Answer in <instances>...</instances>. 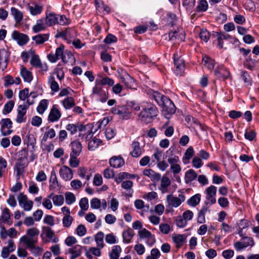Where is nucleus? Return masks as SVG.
I'll return each mask as SVG.
<instances>
[{"mask_svg": "<svg viewBox=\"0 0 259 259\" xmlns=\"http://www.w3.org/2000/svg\"><path fill=\"white\" fill-rule=\"evenodd\" d=\"M171 184L170 180L166 176L164 175L160 179V185L158 187V189L161 191L162 194H164L168 192V188Z\"/></svg>", "mask_w": 259, "mask_h": 259, "instance_id": "nucleus-19", "label": "nucleus"}, {"mask_svg": "<svg viewBox=\"0 0 259 259\" xmlns=\"http://www.w3.org/2000/svg\"><path fill=\"white\" fill-rule=\"evenodd\" d=\"M199 35L200 39L205 42H207L209 40L210 36L209 32L206 29H201Z\"/></svg>", "mask_w": 259, "mask_h": 259, "instance_id": "nucleus-49", "label": "nucleus"}, {"mask_svg": "<svg viewBox=\"0 0 259 259\" xmlns=\"http://www.w3.org/2000/svg\"><path fill=\"white\" fill-rule=\"evenodd\" d=\"M142 108V110L139 115V117L146 123L151 122L158 115V110L152 103H144Z\"/></svg>", "mask_w": 259, "mask_h": 259, "instance_id": "nucleus-1", "label": "nucleus"}, {"mask_svg": "<svg viewBox=\"0 0 259 259\" xmlns=\"http://www.w3.org/2000/svg\"><path fill=\"white\" fill-rule=\"evenodd\" d=\"M28 108V105H19L18 106V113L16 119L17 123H20L26 121V117L25 115Z\"/></svg>", "mask_w": 259, "mask_h": 259, "instance_id": "nucleus-15", "label": "nucleus"}, {"mask_svg": "<svg viewBox=\"0 0 259 259\" xmlns=\"http://www.w3.org/2000/svg\"><path fill=\"white\" fill-rule=\"evenodd\" d=\"M202 62L204 66L209 70H212L215 65V61L213 59L205 56L202 58Z\"/></svg>", "mask_w": 259, "mask_h": 259, "instance_id": "nucleus-38", "label": "nucleus"}, {"mask_svg": "<svg viewBox=\"0 0 259 259\" xmlns=\"http://www.w3.org/2000/svg\"><path fill=\"white\" fill-rule=\"evenodd\" d=\"M132 150L130 152V154L132 157L138 158L141 156L142 154V150L140 147V143L137 141H134L132 143Z\"/></svg>", "mask_w": 259, "mask_h": 259, "instance_id": "nucleus-22", "label": "nucleus"}, {"mask_svg": "<svg viewBox=\"0 0 259 259\" xmlns=\"http://www.w3.org/2000/svg\"><path fill=\"white\" fill-rule=\"evenodd\" d=\"M117 38L114 35L109 33L104 40V42L106 44H111L112 43L116 42Z\"/></svg>", "mask_w": 259, "mask_h": 259, "instance_id": "nucleus-59", "label": "nucleus"}, {"mask_svg": "<svg viewBox=\"0 0 259 259\" xmlns=\"http://www.w3.org/2000/svg\"><path fill=\"white\" fill-rule=\"evenodd\" d=\"M121 250V248L119 245L114 246L110 254V258H119Z\"/></svg>", "mask_w": 259, "mask_h": 259, "instance_id": "nucleus-56", "label": "nucleus"}, {"mask_svg": "<svg viewBox=\"0 0 259 259\" xmlns=\"http://www.w3.org/2000/svg\"><path fill=\"white\" fill-rule=\"evenodd\" d=\"M120 78L127 88L136 89L137 84L135 79L126 72H122L120 74Z\"/></svg>", "mask_w": 259, "mask_h": 259, "instance_id": "nucleus-10", "label": "nucleus"}, {"mask_svg": "<svg viewBox=\"0 0 259 259\" xmlns=\"http://www.w3.org/2000/svg\"><path fill=\"white\" fill-rule=\"evenodd\" d=\"M38 96L37 92H32L30 93H29V89L25 88L24 89L20 91L19 94V98L21 100L25 101L28 98H31L35 99Z\"/></svg>", "mask_w": 259, "mask_h": 259, "instance_id": "nucleus-23", "label": "nucleus"}, {"mask_svg": "<svg viewBox=\"0 0 259 259\" xmlns=\"http://www.w3.org/2000/svg\"><path fill=\"white\" fill-rule=\"evenodd\" d=\"M95 82L97 83H99L101 86L108 85L109 87H112L114 83V80L108 77H104L100 80L96 79Z\"/></svg>", "mask_w": 259, "mask_h": 259, "instance_id": "nucleus-43", "label": "nucleus"}, {"mask_svg": "<svg viewBox=\"0 0 259 259\" xmlns=\"http://www.w3.org/2000/svg\"><path fill=\"white\" fill-rule=\"evenodd\" d=\"M201 195L199 193L196 194L187 200V204L191 206L195 207L200 202Z\"/></svg>", "mask_w": 259, "mask_h": 259, "instance_id": "nucleus-37", "label": "nucleus"}, {"mask_svg": "<svg viewBox=\"0 0 259 259\" xmlns=\"http://www.w3.org/2000/svg\"><path fill=\"white\" fill-rule=\"evenodd\" d=\"M166 200L168 206L177 208L185 201V196L181 194H179L178 197L169 194L166 196Z\"/></svg>", "mask_w": 259, "mask_h": 259, "instance_id": "nucleus-5", "label": "nucleus"}, {"mask_svg": "<svg viewBox=\"0 0 259 259\" xmlns=\"http://www.w3.org/2000/svg\"><path fill=\"white\" fill-rule=\"evenodd\" d=\"M12 37L14 40L17 41L18 44L21 46L26 44L29 40V37L27 35L16 30L13 32Z\"/></svg>", "mask_w": 259, "mask_h": 259, "instance_id": "nucleus-14", "label": "nucleus"}, {"mask_svg": "<svg viewBox=\"0 0 259 259\" xmlns=\"http://www.w3.org/2000/svg\"><path fill=\"white\" fill-rule=\"evenodd\" d=\"M111 111L114 114L118 115L120 118L128 119L130 117V112L125 106H116L112 108Z\"/></svg>", "mask_w": 259, "mask_h": 259, "instance_id": "nucleus-11", "label": "nucleus"}, {"mask_svg": "<svg viewBox=\"0 0 259 259\" xmlns=\"http://www.w3.org/2000/svg\"><path fill=\"white\" fill-rule=\"evenodd\" d=\"M39 231L35 228H32L29 229L26 232V236H23L21 237L20 241L26 244L28 248L33 249H37L35 248V244L37 241V236L39 234Z\"/></svg>", "mask_w": 259, "mask_h": 259, "instance_id": "nucleus-3", "label": "nucleus"}, {"mask_svg": "<svg viewBox=\"0 0 259 259\" xmlns=\"http://www.w3.org/2000/svg\"><path fill=\"white\" fill-rule=\"evenodd\" d=\"M143 175L149 177L152 181H158L161 179V175L151 169H146L143 171Z\"/></svg>", "mask_w": 259, "mask_h": 259, "instance_id": "nucleus-25", "label": "nucleus"}, {"mask_svg": "<svg viewBox=\"0 0 259 259\" xmlns=\"http://www.w3.org/2000/svg\"><path fill=\"white\" fill-rule=\"evenodd\" d=\"M208 7V5L206 0H201L196 7V11L198 12H205L207 11Z\"/></svg>", "mask_w": 259, "mask_h": 259, "instance_id": "nucleus-47", "label": "nucleus"}, {"mask_svg": "<svg viewBox=\"0 0 259 259\" xmlns=\"http://www.w3.org/2000/svg\"><path fill=\"white\" fill-rule=\"evenodd\" d=\"M2 124L1 131L4 130V128L10 129L12 127L13 123L10 118H4L2 120Z\"/></svg>", "mask_w": 259, "mask_h": 259, "instance_id": "nucleus-60", "label": "nucleus"}, {"mask_svg": "<svg viewBox=\"0 0 259 259\" xmlns=\"http://www.w3.org/2000/svg\"><path fill=\"white\" fill-rule=\"evenodd\" d=\"M162 151L157 148L155 150L153 154L152 155V162L155 163L158 162L160 160L161 157L162 156Z\"/></svg>", "mask_w": 259, "mask_h": 259, "instance_id": "nucleus-55", "label": "nucleus"}, {"mask_svg": "<svg viewBox=\"0 0 259 259\" xmlns=\"http://www.w3.org/2000/svg\"><path fill=\"white\" fill-rule=\"evenodd\" d=\"M159 230L162 233L167 234L170 232L171 228L168 224L162 223L159 225Z\"/></svg>", "mask_w": 259, "mask_h": 259, "instance_id": "nucleus-61", "label": "nucleus"}, {"mask_svg": "<svg viewBox=\"0 0 259 259\" xmlns=\"http://www.w3.org/2000/svg\"><path fill=\"white\" fill-rule=\"evenodd\" d=\"M110 166L115 168H118L124 164V160L121 156H113L109 159Z\"/></svg>", "mask_w": 259, "mask_h": 259, "instance_id": "nucleus-20", "label": "nucleus"}, {"mask_svg": "<svg viewBox=\"0 0 259 259\" xmlns=\"http://www.w3.org/2000/svg\"><path fill=\"white\" fill-rule=\"evenodd\" d=\"M82 251V247L79 245H76L68 249V252L71 254L70 259H75L79 256Z\"/></svg>", "mask_w": 259, "mask_h": 259, "instance_id": "nucleus-27", "label": "nucleus"}, {"mask_svg": "<svg viewBox=\"0 0 259 259\" xmlns=\"http://www.w3.org/2000/svg\"><path fill=\"white\" fill-rule=\"evenodd\" d=\"M20 73L24 81L30 82L32 80L33 77L31 72L27 70L25 68L21 69Z\"/></svg>", "mask_w": 259, "mask_h": 259, "instance_id": "nucleus-40", "label": "nucleus"}, {"mask_svg": "<svg viewBox=\"0 0 259 259\" xmlns=\"http://www.w3.org/2000/svg\"><path fill=\"white\" fill-rule=\"evenodd\" d=\"M151 233L145 228H142V229L138 232V235L142 239L147 238L151 236Z\"/></svg>", "mask_w": 259, "mask_h": 259, "instance_id": "nucleus-64", "label": "nucleus"}, {"mask_svg": "<svg viewBox=\"0 0 259 259\" xmlns=\"http://www.w3.org/2000/svg\"><path fill=\"white\" fill-rule=\"evenodd\" d=\"M41 132L44 133V136L41 140V147L42 150L49 152V126H45L40 129Z\"/></svg>", "mask_w": 259, "mask_h": 259, "instance_id": "nucleus-16", "label": "nucleus"}, {"mask_svg": "<svg viewBox=\"0 0 259 259\" xmlns=\"http://www.w3.org/2000/svg\"><path fill=\"white\" fill-rule=\"evenodd\" d=\"M59 188V186L58 181L57 180L56 173L53 170L51 172V178L50 180V190H58Z\"/></svg>", "mask_w": 259, "mask_h": 259, "instance_id": "nucleus-31", "label": "nucleus"}, {"mask_svg": "<svg viewBox=\"0 0 259 259\" xmlns=\"http://www.w3.org/2000/svg\"><path fill=\"white\" fill-rule=\"evenodd\" d=\"M66 203L71 205L76 201V198L73 193L67 192L65 194Z\"/></svg>", "mask_w": 259, "mask_h": 259, "instance_id": "nucleus-51", "label": "nucleus"}, {"mask_svg": "<svg viewBox=\"0 0 259 259\" xmlns=\"http://www.w3.org/2000/svg\"><path fill=\"white\" fill-rule=\"evenodd\" d=\"M77 36V32L73 28H67L65 30L59 31L56 34L55 38H62L65 40L67 44H71L72 40Z\"/></svg>", "mask_w": 259, "mask_h": 259, "instance_id": "nucleus-4", "label": "nucleus"}, {"mask_svg": "<svg viewBox=\"0 0 259 259\" xmlns=\"http://www.w3.org/2000/svg\"><path fill=\"white\" fill-rule=\"evenodd\" d=\"M104 234L102 232H98L95 236V240L97 245L99 248H102L104 247Z\"/></svg>", "mask_w": 259, "mask_h": 259, "instance_id": "nucleus-42", "label": "nucleus"}, {"mask_svg": "<svg viewBox=\"0 0 259 259\" xmlns=\"http://www.w3.org/2000/svg\"><path fill=\"white\" fill-rule=\"evenodd\" d=\"M215 75L219 78L226 79L230 76L229 70L223 65H219L214 70Z\"/></svg>", "mask_w": 259, "mask_h": 259, "instance_id": "nucleus-17", "label": "nucleus"}, {"mask_svg": "<svg viewBox=\"0 0 259 259\" xmlns=\"http://www.w3.org/2000/svg\"><path fill=\"white\" fill-rule=\"evenodd\" d=\"M135 233L133 229L128 228L122 233L123 242L126 244L130 243Z\"/></svg>", "mask_w": 259, "mask_h": 259, "instance_id": "nucleus-26", "label": "nucleus"}, {"mask_svg": "<svg viewBox=\"0 0 259 259\" xmlns=\"http://www.w3.org/2000/svg\"><path fill=\"white\" fill-rule=\"evenodd\" d=\"M165 101L163 102V104L160 106L162 107V112L165 115H171L176 112V106L172 101L168 98H165Z\"/></svg>", "mask_w": 259, "mask_h": 259, "instance_id": "nucleus-12", "label": "nucleus"}, {"mask_svg": "<svg viewBox=\"0 0 259 259\" xmlns=\"http://www.w3.org/2000/svg\"><path fill=\"white\" fill-rule=\"evenodd\" d=\"M58 105H54L50 112V121L52 122L57 121L61 117V114L58 109Z\"/></svg>", "mask_w": 259, "mask_h": 259, "instance_id": "nucleus-24", "label": "nucleus"}, {"mask_svg": "<svg viewBox=\"0 0 259 259\" xmlns=\"http://www.w3.org/2000/svg\"><path fill=\"white\" fill-rule=\"evenodd\" d=\"M28 10L32 15H37L42 11V7L38 5L33 4L28 6Z\"/></svg>", "mask_w": 259, "mask_h": 259, "instance_id": "nucleus-44", "label": "nucleus"}, {"mask_svg": "<svg viewBox=\"0 0 259 259\" xmlns=\"http://www.w3.org/2000/svg\"><path fill=\"white\" fill-rule=\"evenodd\" d=\"M11 13L13 16L16 23H20L23 19V14L15 7L11 9Z\"/></svg>", "mask_w": 259, "mask_h": 259, "instance_id": "nucleus-36", "label": "nucleus"}, {"mask_svg": "<svg viewBox=\"0 0 259 259\" xmlns=\"http://www.w3.org/2000/svg\"><path fill=\"white\" fill-rule=\"evenodd\" d=\"M194 150L192 147H189L185 151L184 156L182 160L184 164H187L189 162L190 159L194 156Z\"/></svg>", "mask_w": 259, "mask_h": 259, "instance_id": "nucleus-35", "label": "nucleus"}, {"mask_svg": "<svg viewBox=\"0 0 259 259\" xmlns=\"http://www.w3.org/2000/svg\"><path fill=\"white\" fill-rule=\"evenodd\" d=\"M72 151L70 154L79 155L82 151V145L80 142L74 141L71 143Z\"/></svg>", "mask_w": 259, "mask_h": 259, "instance_id": "nucleus-28", "label": "nucleus"}, {"mask_svg": "<svg viewBox=\"0 0 259 259\" xmlns=\"http://www.w3.org/2000/svg\"><path fill=\"white\" fill-rule=\"evenodd\" d=\"M170 165L178 164L180 162V159L178 156L173 153V150L169 148L165 153V157Z\"/></svg>", "mask_w": 259, "mask_h": 259, "instance_id": "nucleus-21", "label": "nucleus"}, {"mask_svg": "<svg viewBox=\"0 0 259 259\" xmlns=\"http://www.w3.org/2000/svg\"><path fill=\"white\" fill-rule=\"evenodd\" d=\"M152 97L159 106L163 104V102L166 100L165 98H167V97L159 92L154 91H152Z\"/></svg>", "mask_w": 259, "mask_h": 259, "instance_id": "nucleus-32", "label": "nucleus"}, {"mask_svg": "<svg viewBox=\"0 0 259 259\" xmlns=\"http://www.w3.org/2000/svg\"><path fill=\"white\" fill-rule=\"evenodd\" d=\"M173 58L175 66L174 72L176 75L181 76L184 72V61L183 59L179 56L177 52L174 54Z\"/></svg>", "mask_w": 259, "mask_h": 259, "instance_id": "nucleus-6", "label": "nucleus"}, {"mask_svg": "<svg viewBox=\"0 0 259 259\" xmlns=\"http://www.w3.org/2000/svg\"><path fill=\"white\" fill-rule=\"evenodd\" d=\"M10 218V210L8 208H5L3 210L2 215L0 217V224L2 223H6Z\"/></svg>", "mask_w": 259, "mask_h": 259, "instance_id": "nucleus-50", "label": "nucleus"}, {"mask_svg": "<svg viewBox=\"0 0 259 259\" xmlns=\"http://www.w3.org/2000/svg\"><path fill=\"white\" fill-rule=\"evenodd\" d=\"M10 52L5 49H0V67L4 70L9 62Z\"/></svg>", "mask_w": 259, "mask_h": 259, "instance_id": "nucleus-13", "label": "nucleus"}, {"mask_svg": "<svg viewBox=\"0 0 259 259\" xmlns=\"http://www.w3.org/2000/svg\"><path fill=\"white\" fill-rule=\"evenodd\" d=\"M45 28L44 21L41 19L37 21L36 24L33 27V31L35 33H37Z\"/></svg>", "mask_w": 259, "mask_h": 259, "instance_id": "nucleus-54", "label": "nucleus"}, {"mask_svg": "<svg viewBox=\"0 0 259 259\" xmlns=\"http://www.w3.org/2000/svg\"><path fill=\"white\" fill-rule=\"evenodd\" d=\"M79 205L82 210H87L89 208V201L86 197L82 198L79 202Z\"/></svg>", "mask_w": 259, "mask_h": 259, "instance_id": "nucleus-62", "label": "nucleus"}, {"mask_svg": "<svg viewBox=\"0 0 259 259\" xmlns=\"http://www.w3.org/2000/svg\"><path fill=\"white\" fill-rule=\"evenodd\" d=\"M78 155H70L69 165L71 167L75 168L77 167L79 164V160L77 159V157Z\"/></svg>", "mask_w": 259, "mask_h": 259, "instance_id": "nucleus-53", "label": "nucleus"}, {"mask_svg": "<svg viewBox=\"0 0 259 259\" xmlns=\"http://www.w3.org/2000/svg\"><path fill=\"white\" fill-rule=\"evenodd\" d=\"M50 88L51 89V94L52 96L60 90V86L58 83L54 80V77L51 78Z\"/></svg>", "mask_w": 259, "mask_h": 259, "instance_id": "nucleus-46", "label": "nucleus"}, {"mask_svg": "<svg viewBox=\"0 0 259 259\" xmlns=\"http://www.w3.org/2000/svg\"><path fill=\"white\" fill-rule=\"evenodd\" d=\"M59 173L61 177L66 181L71 180L73 176L72 170L67 166H63L60 168Z\"/></svg>", "mask_w": 259, "mask_h": 259, "instance_id": "nucleus-18", "label": "nucleus"}, {"mask_svg": "<svg viewBox=\"0 0 259 259\" xmlns=\"http://www.w3.org/2000/svg\"><path fill=\"white\" fill-rule=\"evenodd\" d=\"M63 107L65 109H71L75 105L74 99L72 97H67L62 101Z\"/></svg>", "mask_w": 259, "mask_h": 259, "instance_id": "nucleus-41", "label": "nucleus"}, {"mask_svg": "<svg viewBox=\"0 0 259 259\" xmlns=\"http://www.w3.org/2000/svg\"><path fill=\"white\" fill-rule=\"evenodd\" d=\"M243 241H237L234 243V247L237 251H241L248 246L252 247L254 245V242L252 237H243Z\"/></svg>", "mask_w": 259, "mask_h": 259, "instance_id": "nucleus-9", "label": "nucleus"}, {"mask_svg": "<svg viewBox=\"0 0 259 259\" xmlns=\"http://www.w3.org/2000/svg\"><path fill=\"white\" fill-rule=\"evenodd\" d=\"M197 177V174L195 172L194 170L190 169L185 173V181L187 184L189 183L194 180Z\"/></svg>", "mask_w": 259, "mask_h": 259, "instance_id": "nucleus-34", "label": "nucleus"}, {"mask_svg": "<svg viewBox=\"0 0 259 259\" xmlns=\"http://www.w3.org/2000/svg\"><path fill=\"white\" fill-rule=\"evenodd\" d=\"M176 223L178 227L184 228L187 225V221L182 215H179L176 219Z\"/></svg>", "mask_w": 259, "mask_h": 259, "instance_id": "nucleus-57", "label": "nucleus"}, {"mask_svg": "<svg viewBox=\"0 0 259 259\" xmlns=\"http://www.w3.org/2000/svg\"><path fill=\"white\" fill-rule=\"evenodd\" d=\"M73 221V218L70 215L67 214L64 217L62 220L63 226L65 227H69Z\"/></svg>", "mask_w": 259, "mask_h": 259, "instance_id": "nucleus-58", "label": "nucleus"}, {"mask_svg": "<svg viewBox=\"0 0 259 259\" xmlns=\"http://www.w3.org/2000/svg\"><path fill=\"white\" fill-rule=\"evenodd\" d=\"M172 239L176 244L177 247L180 248L183 245V243L186 239V237L184 234H173Z\"/></svg>", "mask_w": 259, "mask_h": 259, "instance_id": "nucleus-30", "label": "nucleus"}, {"mask_svg": "<svg viewBox=\"0 0 259 259\" xmlns=\"http://www.w3.org/2000/svg\"><path fill=\"white\" fill-rule=\"evenodd\" d=\"M101 200L97 198H94L91 200V207L93 209H97L101 208Z\"/></svg>", "mask_w": 259, "mask_h": 259, "instance_id": "nucleus-63", "label": "nucleus"}, {"mask_svg": "<svg viewBox=\"0 0 259 259\" xmlns=\"http://www.w3.org/2000/svg\"><path fill=\"white\" fill-rule=\"evenodd\" d=\"M15 102L13 100L9 101L4 106L3 110L4 114H7L10 113L13 110Z\"/></svg>", "mask_w": 259, "mask_h": 259, "instance_id": "nucleus-48", "label": "nucleus"}, {"mask_svg": "<svg viewBox=\"0 0 259 259\" xmlns=\"http://www.w3.org/2000/svg\"><path fill=\"white\" fill-rule=\"evenodd\" d=\"M26 160L24 158H20L15 164V169L17 171V176H19L20 173L23 171L24 168L27 165L25 162Z\"/></svg>", "mask_w": 259, "mask_h": 259, "instance_id": "nucleus-33", "label": "nucleus"}, {"mask_svg": "<svg viewBox=\"0 0 259 259\" xmlns=\"http://www.w3.org/2000/svg\"><path fill=\"white\" fill-rule=\"evenodd\" d=\"M102 143L101 140L99 139H97L96 137H94L92 140H91L88 143V149L90 150H95L97 149L100 144Z\"/></svg>", "mask_w": 259, "mask_h": 259, "instance_id": "nucleus-39", "label": "nucleus"}, {"mask_svg": "<svg viewBox=\"0 0 259 259\" xmlns=\"http://www.w3.org/2000/svg\"><path fill=\"white\" fill-rule=\"evenodd\" d=\"M48 100L46 99L42 100L37 107L36 110L39 114H42L47 108Z\"/></svg>", "mask_w": 259, "mask_h": 259, "instance_id": "nucleus-52", "label": "nucleus"}, {"mask_svg": "<svg viewBox=\"0 0 259 259\" xmlns=\"http://www.w3.org/2000/svg\"><path fill=\"white\" fill-rule=\"evenodd\" d=\"M209 206L204 205L198 213L197 223L203 224L205 222V214L208 210Z\"/></svg>", "mask_w": 259, "mask_h": 259, "instance_id": "nucleus-29", "label": "nucleus"}, {"mask_svg": "<svg viewBox=\"0 0 259 259\" xmlns=\"http://www.w3.org/2000/svg\"><path fill=\"white\" fill-rule=\"evenodd\" d=\"M241 77L246 85H251L252 82V79L247 71H242L241 72Z\"/></svg>", "mask_w": 259, "mask_h": 259, "instance_id": "nucleus-45", "label": "nucleus"}, {"mask_svg": "<svg viewBox=\"0 0 259 259\" xmlns=\"http://www.w3.org/2000/svg\"><path fill=\"white\" fill-rule=\"evenodd\" d=\"M217 188L213 185H211L207 187L204 193L206 194V201L205 202V205H207L209 204L210 205L215 204L217 202L215 199V195L217 194Z\"/></svg>", "mask_w": 259, "mask_h": 259, "instance_id": "nucleus-7", "label": "nucleus"}, {"mask_svg": "<svg viewBox=\"0 0 259 259\" xmlns=\"http://www.w3.org/2000/svg\"><path fill=\"white\" fill-rule=\"evenodd\" d=\"M64 49V47L63 45H61L57 48L55 54H50V61L55 63L60 58H61L64 63L71 65H74L75 59L73 54L70 51H66L63 53Z\"/></svg>", "mask_w": 259, "mask_h": 259, "instance_id": "nucleus-2", "label": "nucleus"}, {"mask_svg": "<svg viewBox=\"0 0 259 259\" xmlns=\"http://www.w3.org/2000/svg\"><path fill=\"white\" fill-rule=\"evenodd\" d=\"M93 95L96 96L97 100L104 103L108 98V94L103 89L102 86L95 82V86L93 89Z\"/></svg>", "mask_w": 259, "mask_h": 259, "instance_id": "nucleus-8", "label": "nucleus"}]
</instances>
